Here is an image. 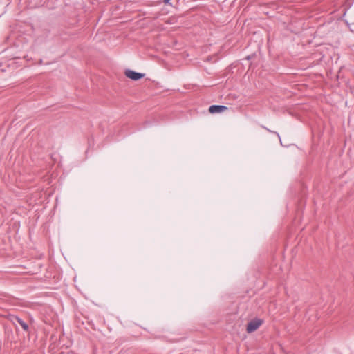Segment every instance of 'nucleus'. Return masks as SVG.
Instances as JSON below:
<instances>
[{
	"label": "nucleus",
	"mask_w": 354,
	"mask_h": 354,
	"mask_svg": "<svg viewBox=\"0 0 354 354\" xmlns=\"http://www.w3.org/2000/svg\"><path fill=\"white\" fill-rule=\"evenodd\" d=\"M263 323V320L259 318H255L250 321L246 327V330L248 333H251L257 330L260 326Z\"/></svg>",
	"instance_id": "f257e3e1"
},
{
	"label": "nucleus",
	"mask_w": 354,
	"mask_h": 354,
	"mask_svg": "<svg viewBox=\"0 0 354 354\" xmlns=\"http://www.w3.org/2000/svg\"><path fill=\"white\" fill-rule=\"evenodd\" d=\"M9 319L14 324H15L16 323H18L19 325H20L21 326V328H23V330L24 331H26V332L28 331V330H29L28 324L26 322H25L22 319L19 317L18 316L14 315H9Z\"/></svg>",
	"instance_id": "f03ea898"
},
{
	"label": "nucleus",
	"mask_w": 354,
	"mask_h": 354,
	"mask_svg": "<svg viewBox=\"0 0 354 354\" xmlns=\"http://www.w3.org/2000/svg\"><path fill=\"white\" fill-rule=\"evenodd\" d=\"M124 74L128 78L137 81L145 77V73L136 72L131 69L125 70Z\"/></svg>",
	"instance_id": "7ed1b4c3"
},
{
	"label": "nucleus",
	"mask_w": 354,
	"mask_h": 354,
	"mask_svg": "<svg viewBox=\"0 0 354 354\" xmlns=\"http://www.w3.org/2000/svg\"><path fill=\"white\" fill-rule=\"evenodd\" d=\"M227 109V107L223 105H212L209 108V111L210 113L214 114L222 113Z\"/></svg>",
	"instance_id": "20e7f679"
},
{
	"label": "nucleus",
	"mask_w": 354,
	"mask_h": 354,
	"mask_svg": "<svg viewBox=\"0 0 354 354\" xmlns=\"http://www.w3.org/2000/svg\"><path fill=\"white\" fill-rule=\"evenodd\" d=\"M261 127H262L263 129H266V131H268V132H270V133H274V134L277 135V137L279 138V139L281 140L280 136H279V134L277 131H271V130H270L268 128H267V127H266L265 126H263V125L261 126Z\"/></svg>",
	"instance_id": "39448f33"
},
{
	"label": "nucleus",
	"mask_w": 354,
	"mask_h": 354,
	"mask_svg": "<svg viewBox=\"0 0 354 354\" xmlns=\"http://www.w3.org/2000/svg\"><path fill=\"white\" fill-rule=\"evenodd\" d=\"M169 1H170V0H163V2H164L165 3H167Z\"/></svg>",
	"instance_id": "423d86ee"
},
{
	"label": "nucleus",
	"mask_w": 354,
	"mask_h": 354,
	"mask_svg": "<svg viewBox=\"0 0 354 354\" xmlns=\"http://www.w3.org/2000/svg\"><path fill=\"white\" fill-rule=\"evenodd\" d=\"M250 59V56H248L247 57V59Z\"/></svg>",
	"instance_id": "0eeeda50"
}]
</instances>
